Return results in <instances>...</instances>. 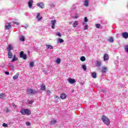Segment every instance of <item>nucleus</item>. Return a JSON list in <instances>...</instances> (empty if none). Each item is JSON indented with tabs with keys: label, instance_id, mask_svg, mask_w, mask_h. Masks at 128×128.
<instances>
[{
	"label": "nucleus",
	"instance_id": "a19ab883",
	"mask_svg": "<svg viewBox=\"0 0 128 128\" xmlns=\"http://www.w3.org/2000/svg\"><path fill=\"white\" fill-rule=\"evenodd\" d=\"M26 125H27L28 126H30V122H26Z\"/></svg>",
	"mask_w": 128,
	"mask_h": 128
},
{
	"label": "nucleus",
	"instance_id": "a18cd8bd",
	"mask_svg": "<svg viewBox=\"0 0 128 128\" xmlns=\"http://www.w3.org/2000/svg\"><path fill=\"white\" fill-rule=\"evenodd\" d=\"M50 6L51 7L54 6V4H50Z\"/></svg>",
	"mask_w": 128,
	"mask_h": 128
},
{
	"label": "nucleus",
	"instance_id": "3c124183",
	"mask_svg": "<svg viewBox=\"0 0 128 128\" xmlns=\"http://www.w3.org/2000/svg\"><path fill=\"white\" fill-rule=\"evenodd\" d=\"M72 22H70V24H72Z\"/></svg>",
	"mask_w": 128,
	"mask_h": 128
},
{
	"label": "nucleus",
	"instance_id": "c85d7f7f",
	"mask_svg": "<svg viewBox=\"0 0 128 128\" xmlns=\"http://www.w3.org/2000/svg\"><path fill=\"white\" fill-rule=\"evenodd\" d=\"M34 66V62H30V68H33V66Z\"/></svg>",
	"mask_w": 128,
	"mask_h": 128
},
{
	"label": "nucleus",
	"instance_id": "f257e3e1",
	"mask_svg": "<svg viewBox=\"0 0 128 128\" xmlns=\"http://www.w3.org/2000/svg\"><path fill=\"white\" fill-rule=\"evenodd\" d=\"M102 122L105 123L106 126H110V119L107 117L105 116H102Z\"/></svg>",
	"mask_w": 128,
	"mask_h": 128
},
{
	"label": "nucleus",
	"instance_id": "a878e982",
	"mask_svg": "<svg viewBox=\"0 0 128 128\" xmlns=\"http://www.w3.org/2000/svg\"><path fill=\"white\" fill-rule=\"evenodd\" d=\"M108 40L110 42H114V38L112 37H110Z\"/></svg>",
	"mask_w": 128,
	"mask_h": 128
},
{
	"label": "nucleus",
	"instance_id": "37998d69",
	"mask_svg": "<svg viewBox=\"0 0 128 128\" xmlns=\"http://www.w3.org/2000/svg\"><path fill=\"white\" fill-rule=\"evenodd\" d=\"M12 106H14V108H16V104H14V103H12Z\"/></svg>",
	"mask_w": 128,
	"mask_h": 128
},
{
	"label": "nucleus",
	"instance_id": "4468645a",
	"mask_svg": "<svg viewBox=\"0 0 128 128\" xmlns=\"http://www.w3.org/2000/svg\"><path fill=\"white\" fill-rule=\"evenodd\" d=\"M60 98H62V100H66V94H60Z\"/></svg>",
	"mask_w": 128,
	"mask_h": 128
},
{
	"label": "nucleus",
	"instance_id": "20e7f679",
	"mask_svg": "<svg viewBox=\"0 0 128 128\" xmlns=\"http://www.w3.org/2000/svg\"><path fill=\"white\" fill-rule=\"evenodd\" d=\"M12 28V22L6 24L5 26V28L6 30H10Z\"/></svg>",
	"mask_w": 128,
	"mask_h": 128
},
{
	"label": "nucleus",
	"instance_id": "dca6fc26",
	"mask_svg": "<svg viewBox=\"0 0 128 128\" xmlns=\"http://www.w3.org/2000/svg\"><path fill=\"white\" fill-rule=\"evenodd\" d=\"M6 50L8 52H10V50H14V48H12V44H10L7 48Z\"/></svg>",
	"mask_w": 128,
	"mask_h": 128
},
{
	"label": "nucleus",
	"instance_id": "de8ad7c7",
	"mask_svg": "<svg viewBox=\"0 0 128 128\" xmlns=\"http://www.w3.org/2000/svg\"><path fill=\"white\" fill-rule=\"evenodd\" d=\"M46 92H47V94H50V90H48L46 91Z\"/></svg>",
	"mask_w": 128,
	"mask_h": 128
},
{
	"label": "nucleus",
	"instance_id": "e433bc0d",
	"mask_svg": "<svg viewBox=\"0 0 128 128\" xmlns=\"http://www.w3.org/2000/svg\"><path fill=\"white\" fill-rule=\"evenodd\" d=\"M33 102H34V101L30 100V101L28 102V104H32Z\"/></svg>",
	"mask_w": 128,
	"mask_h": 128
},
{
	"label": "nucleus",
	"instance_id": "58836bf2",
	"mask_svg": "<svg viewBox=\"0 0 128 128\" xmlns=\"http://www.w3.org/2000/svg\"><path fill=\"white\" fill-rule=\"evenodd\" d=\"M88 25H86L84 26V30H88Z\"/></svg>",
	"mask_w": 128,
	"mask_h": 128
},
{
	"label": "nucleus",
	"instance_id": "0eeeda50",
	"mask_svg": "<svg viewBox=\"0 0 128 128\" xmlns=\"http://www.w3.org/2000/svg\"><path fill=\"white\" fill-rule=\"evenodd\" d=\"M38 6L40 7V8H44V4L43 2H39L37 4Z\"/></svg>",
	"mask_w": 128,
	"mask_h": 128
},
{
	"label": "nucleus",
	"instance_id": "423d86ee",
	"mask_svg": "<svg viewBox=\"0 0 128 128\" xmlns=\"http://www.w3.org/2000/svg\"><path fill=\"white\" fill-rule=\"evenodd\" d=\"M68 82L69 84H74V82H76V80L74 78H69L68 79Z\"/></svg>",
	"mask_w": 128,
	"mask_h": 128
},
{
	"label": "nucleus",
	"instance_id": "6e6552de",
	"mask_svg": "<svg viewBox=\"0 0 128 128\" xmlns=\"http://www.w3.org/2000/svg\"><path fill=\"white\" fill-rule=\"evenodd\" d=\"M51 24H52V28L54 30V28H55V26H56V20H52L51 21Z\"/></svg>",
	"mask_w": 128,
	"mask_h": 128
},
{
	"label": "nucleus",
	"instance_id": "7ed1b4c3",
	"mask_svg": "<svg viewBox=\"0 0 128 128\" xmlns=\"http://www.w3.org/2000/svg\"><path fill=\"white\" fill-rule=\"evenodd\" d=\"M26 92L28 96H32V94H38V92L36 91L32 88L27 89Z\"/></svg>",
	"mask_w": 128,
	"mask_h": 128
},
{
	"label": "nucleus",
	"instance_id": "412c9836",
	"mask_svg": "<svg viewBox=\"0 0 128 128\" xmlns=\"http://www.w3.org/2000/svg\"><path fill=\"white\" fill-rule=\"evenodd\" d=\"M84 6H88V0H85L84 2Z\"/></svg>",
	"mask_w": 128,
	"mask_h": 128
},
{
	"label": "nucleus",
	"instance_id": "ea45409f",
	"mask_svg": "<svg viewBox=\"0 0 128 128\" xmlns=\"http://www.w3.org/2000/svg\"><path fill=\"white\" fill-rule=\"evenodd\" d=\"M88 18L87 17H84V21L85 22H88Z\"/></svg>",
	"mask_w": 128,
	"mask_h": 128
},
{
	"label": "nucleus",
	"instance_id": "603ef678",
	"mask_svg": "<svg viewBox=\"0 0 128 128\" xmlns=\"http://www.w3.org/2000/svg\"><path fill=\"white\" fill-rule=\"evenodd\" d=\"M83 24H84V23Z\"/></svg>",
	"mask_w": 128,
	"mask_h": 128
},
{
	"label": "nucleus",
	"instance_id": "c03bdc74",
	"mask_svg": "<svg viewBox=\"0 0 128 128\" xmlns=\"http://www.w3.org/2000/svg\"><path fill=\"white\" fill-rule=\"evenodd\" d=\"M54 98H60V97H58V96H54Z\"/></svg>",
	"mask_w": 128,
	"mask_h": 128
},
{
	"label": "nucleus",
	"instance_id": "2eb2a0df",
	"mask_svg": "<svg viewBox=\"0 0 128 128\" xmlns=\"http://www.w3.org/2000/svg\"><path fill=\"white\" fill-rule=\"evenodd\" d=\"M36 18H38V20L40 22L42 20V17L40 16V14L38 13Z\"/></svg>",
	"mask_w": 128,
	"mask_h": 128
},
{
	"label": "nucleus",
	"instance_id": "6ab92c4d",
	"mask_svg": "<svg viewBox=\"0 0 128 128\" xmlns=\"http://www.w3.org/2000/svg\"><path fill=\"white\" fill-rule=\"evenodd\" d=\"M19 76V74L18 73H17L16 74H15L14 76H13V80H18V78Z\"/></svg>",
	"mask_w": 128,
	"mask_h": 128
},
{
	"label": "nucleus",
	"instance_id": "5701e85b",
	"mask_svg": "<svg viewBox=\"0 0 128 128\" xmlns=\"http://www.w3.org/2000/svg\"><path fill=\"white\" fill-rule=\"evenodd\" d=\"M96 66H102V62H100V61H96Z\"/></svg>",
	"mask_w": 128,
	"mask_h": 128
},
{
	"label": "nucleus",
	"instance_id": "f3484780",
	"mask_svg": "<svg viewBox=\"0 0 128 128\" xmlns=\"http://www.w3.org/2000/svg\"><path fill=\"white\" fill-rule=\"evenodd\" d=\"M78 24V21H75L74 22L73 24H72V26L73 28H76V26Z\"/></svg>",
	"mask_w": 128,
	"mask_h": 128
},
{
	"label": "nucleus",
	"instance_id": "c756f323",
	"mask_svg": "<svg viewBox=\"0 0 128 128\" xmlns=\"http://www.w3.org/2000/svg\"><path fill=\"white\" fill-rule=\"evenodd\" d=\"M46 46L48 47V48H50V50H52L54 48V47L51 45H46Z\"/></svg>",
	"mask_w": 128,
	"mask_h": 128
},
{
	"label": "nucleus",
	"instance_id": "b1692460",
	"mask_svg": "<svg viewBox=\"0 0 128 128\" xmlns=\"http://www.w3.org/2000/svg\"><path fill=\"white\" fill-rule=\"evenodd\" d=\"M16 60H18V58H16V56H14L11 62H16Z\"/></svg>",
	"mask_w": 128,
	"mask_h": 128
},
{
	"label": "nucleus",
	"instance_id": "9d476101",
	"mask_svg": "<svg viewBox=\"0 0 128 128\" xmlns=\"http://www.w3.org/2000/svg\"><path fill=\"white\" fill-rule=\"evenodd\" d=\"M106 72H108V68L106 66L102 67V72H103L104 74H106Z\"/></svg>",
	"mask_w": 128,
	"mask_h": 128
},
{
	"label": "nucleus",
	"instance_id": "a211bd4d",
	"mask_svg": "<svg viewBox=\"0 0 128 128\" xmlns=\"http://www.w3.org/2000/svg\"><path fill=\"white\" fill-rule=\"evenodd\" d=\"M8 58H12V53L10 52H8Z\"/></svg>",
	"mask_w": 128,
	"mask_h": 128
},
{
	"label": "nucleus",
	"instance_id": "cd10ccee",
	"mask_svg": "<svg viewBox=\"0 0 128 128\" xmlns=\"http://www.w3.org/2000/svg\"><path fill=\"white\" fill-rule=\"evenodd\" d=\"M92 78H96V73L92 72Z\"/></svg>",
	"mask_w": 128,
	"mask_h": 128
},
{
	"label": "nucleus",
	"instance_id": "c9c22d12",
	"mask_svg": "<svg viewBox=\"0 0 128 128\" xmlns=\"http://www.w3.org/2000/svg\"><path fill=\"white\" fill-rule=\"evenodd\" d=\"M124 50L126 52H128V45H127L125 46Z\"/></svg>",
	"mask_w": 128,
	"mask_h": 128
},
{
	"label": "nucleus",
	"instance_id": "79ce46f5",
	"mask_svg": "<svg viewBox=\"0 0 128 128\" xmlns=\"http://www.w3.org/2000/svg\"><path fill=\"white\" fill-rule=\"evenodd\" d=\"M5 74H7L8 76L10 74V72L6 71L5 72Z\"/></svg>",
	"mask_w": 128,
	"mask_h": 128
},
{
	"label": "nucleus",
	"instance_id": "4be33fe9",
	"mask_svg": "<svg viewBox=\"0 0 128 128\" xmlns=\"http://www.w3.org/2000/svg\"><path fill=\"white\" fill-rule=\"evenodd\" d=\"M56 120H53L51 121V124H50L52 126H54V124H55L56 123Z\"/></svg>",
	"mask_w": 128,
	"mask_h": 128
},
{
	"label": "nucleus",
	"instance_id": "09e8293b",
	"mask_svg": "<svg viewBox=\"0 0 128 128\" xmlns=\"http://www.w3.org/2000/svg\"><path fill=\"white\" fill-rule=\"evenodd\" d=\"M74 18H78V16H76Z\"/></svg>",
	"mask_w": 128,
	"mask_h": 128
},
{
	"label": "nucleus",
	"instance_id": "ddd939ff",
	"mask_svg": "<svg viewBox=\"0 0 128 128\" xmlns=\"http://www.w3.org/2000/svg\"><path fill=\"white\" fill-rule=\"evenodd\" d=\"M108 58H110V57L108 56V54H104V62H106V60H108Z\"/></svg>",
	"mask_w": 128,
	"mask_h": 128
},
{
	"label": "nucleus",
	"instance_id": "f8f14e48",
	"mask_svg": "<svg viewBox=\"0 0 128 128\" xmlns=\"http://www.w3.org/2000/svg\"><path fill=\"white\" fill-rule=\"evenodd\" d=\"M122 36H123V38H128V33L126 32H124L122 33Z\"/></svg>",
	"mask_w": 128,
	"mask_h": 128
},
{
	"label": "nucleus",
	"instance_id": "9b49d317",
	"mask_svg": "<svg viewBox=\"0 0 128 128\" xmlns=\"http://www.w3.org/2000/svg\"><path fill=\"white\" fill-rule=\"evenodd\" d=\"M40 90H43V92H46V86L44 84H41L40 85Z\"/></svg>",
	"mask_w": 128,
	"mask_h": 128
},
{
	"label": "nucleus",
	"instance_id": "bb28decb",
	"mask_svg": "<svg viewBox=\"0 0 128 128\" xmlns=\"http://www.w3.org/2000/svg\"><path fill=\"white\" fill-rule=\"evenodd\" d=\"M56 64H60V58L56 59Z\"/></svg>",
	"mask_w": 128,
	"mask_h": 128
},
{
	"label": "nucleus",
	"instance_id": "f03ea898",
	"mask_svg": "<svg viewBox=\"0 0 128 128\" xmlns=\"http://www.w3.org/2000/svg\"><path fill=\"white\" fill-rule=\"evenodd\" d=\"M20 112L22 114H23V116H24L25 114H26L27 116H30L32 114V112L28 109L22 110L20 111Z\"/></svg>",
	"mask_w": 128,
	"mask_h": 128
},
{
	"label": "nucleus",
	"instance_id": "39448f33",
	"mask_svg": "<svg viewBox=\"0 0 128 128\" xmlns=\"http://www.w3.org/2000/svg\"><path fill=\"white\" fill-rule=\"evenodd\" d=\"M20 58H22L24 60H26V54H24L23 51L20 52Z\"/></svg>",
	"mask_w": 128,
	"mask_h": 128
},
{
	"label": "nucleus",
	"instance_id": "473e14b6",
	"mask_svg": "<svg viewBox=\"0 0 128 128\" xmlns=\"http://www.w3.org/2000/svg\"><path fill=\"white\" fill-rule=\"evenodd\" d=\"M20 40H21L22 42H24V36H22L20 38Z\"/></svg>",
	"mask_w": 128,
	"mask_h": 128
},
{
	"label": "nucleus",
	"instance_id": "aec40b11",
	"mask_svg": "<svg viewBox=\"0 0 128 128\" xmlns=\"http://www.w3.org/2000/svg\"><path fill=\"white\" fill-rule=\"evenodd\" d=\"M6 98V94L4 93H2L0 94V98H2V100H4Z\"/></svg>",
	"mask_w": 128,
	"mask_h": 128
},
{
	"label": "nucleus",
	"instance_id": "8fccbe9b",
	"mask_svg": "<svg viewBox=\"0 0 128 128\" xmlns=\"http://www.w3.org/2000/svg\"><path fill=\"white\" fill-rule=\"evenodd\" d=\"M56 102H58V100H56Z\"/></svg>",
	"mask_w": 128,
	"mask_h": 128
},
{
	"label": "nucleus",
	"instance_id": "2f4dec72",
	"mask_svg": "<svg viewBox=\"0 0 128 128\" xmlns=\"http://www.w3.org/2000/svg\"><path fill=\"white\" fill-rule=\"evenodd\" d=\"M82 68L84 70H86V66L85 64L82 66Z\"/></svg>",
	"mask_w": 128,
	"mask_h": 128
},
{
	"label": "nucleus",
	"instance_id": "f704fd0d",
	"mask_svg": "<svg viewBox=\"0 0 128 128\" xmlns=\"http://www.w3.org/2000/svg\"><path fill=\"white\" fill-rule=\"evenodd\" d=\"M96 28H100V24H96Z\"/></svg>",
	"mask_w": 128,
	"mask_h": 128
},
{
	"label": "nucleus",
	"instance_id": "49530a36",
	"mask_svg": "<svg viewBox=\"0 0 128 128\" xmlns=\"http://www.w3.org/2000/svg\"><path fill=\"white\" fill-rule=\"evenodd\" d=\"M6 112H9L10 110H8V108H6Z\"/></svg>",
	"mask_w": 128,
	"mask_h": 128
},
{
	"label": "nucleus",
	"instance_id": "393cba45",
	"mask_svg": "<svg viewBox=\"0 0 128 128\" xmlns=\"http://www.w3.org/2000/svg\"><path fill=\"white\" fill-rule=\"evenodd\" d=\"M80 60L81 62H85L86 61V57L84 56H82L80 58Z\"/></svg>",
	"mask_w": 128,
	"mask_h": 128
},
{
	"label": "nucleus",
	"instance_id": "1a4fd4ad",
	"mask_svg": "<svg viewBox=\"0 0 128 128\" xmlns=\"http://www.w3.org/2000/svg\"><path fill=\"white\" fill-rule=\"evenodd\" d=\"M32 4H34V0H30L28 2V6L30 8H32Z\"/></svg>",
	"mask_w": 128,
	"mask_h": 128
},
{
	"label": "nucleus",
	"instance_id": "4c0bfd02",
	"mask_svg": "<svg viewBox=\"0 0 128 128\" xmlns=\"http://www.w3.org/2000/svg\"><path fill=\"white\" fill-rule=\"evenodd\" d=\"M56 35L58 36H60V38H62V34L60 32L56 33Z\"/></svg>",
	"mask_w": 128,
	"mask_h": 128
},
{
	"label": "nucleus",
	"instance_id": "72a5a7b5",
	"mask_svg": "<svg viewBox=\"0 0 128 128\" xmlns=\"http://www.w3.org/2000/svg\"><path fill=\"white\" fill-rule=\"evenodd\" d=\"M2 126H4V128H8V124L6 123H3Z\"/></svg>",
	"mask_w": 128,
	"mask_h": 128
},
{
	"label": "nucleus",
	"instance_id": "7c9ffc66",
	"mask_svg": "<svg viewBox=\"0 0 128 128\" xmlns=\"http://www.w3.org/2000/svg\"><path fill=\"white\" fill-rule=\"evenodd\" d=\"M58 42H60V44H62V42H64V40L59 38Z\"/></svg>",
	"mask_w": 128,
	"mask_h": 128
}]
</instances>
